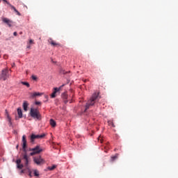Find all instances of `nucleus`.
Masks as SVG:
<instances>
[{"label":"nucleus","instance_id":"f257e3e1","mask_svg":"<svg viewBox=\"0 0 178 178\" xmlns=\"http://www.w3.org/2000/svg\"><path fill=\"white\" fill-rule=\"evenodd\" d=\"M98 98H99V95L98 93H94L86 103L85 111L90 109V106H93L95 102H97V99H98Z\"/></svg>","mask_w":178,"mask_h":178},{"label":"nucleus","instance_id":"f03ea898","mask_svg":"<svg viewBox=\"0 0 178 178\" xmlns=\"http://www.w3.org/2000/svg\"><path fill=\"white\" fill-rule=\"evenodd\" d=\"M30 115L31 118L33 119H36L37 120H41V114L40 111L37 108H31Z\"/></svg>","mask_w":178,"mask_h":178},{"label":"nucleus","instance_id":"7ed1b4c3","mask_svg":"<svg viewBox=\"0 0 178 178\" xmlns=\"http://www.w3.org/2000/svg\"><path fill=\"white\" fill-rule=\"evenodd\" d=\"M33 162L37 164L38 166H40V165L45 163V160L42 159L41 156H36L33 157Z\"/></svg>","mask_w":178,"mask_h":178},{"label":"nucleus","instance_id":"20e7f679","mask_svg":"<svg viewBox=\"0 0 178 178\" xmlns=\"http://www.w3.org/2000/svg\"><path fill=\"white\" fill-rule=\"evenodd\" d=\"M8 77H9V70H8V68L2 70L0 75L1 80H3L5 81V80L8 79Z\"/></svg>","mask_w":178,"mask_h":178},{"label":"nucleus","instance_id":"39448f33","mask_svg":"<svg viewBox=\"0 0 178 178\" xmlns=\"http://www.w3.org/2000/svg\"><path fill=\"white\" fill-rule=\"evenodd\" d=\"M32 152L30 153L31 156L35 155L36 154H40L42 152V148L40 145H37L35 147L31 149Z\"/></svg>","mask_w":178,"mask_h":178},{"label":"nucleus","instance_id":"423d86ee","mask_svg":"<svg viewBox=\"0 0 178 178\" xmlns=\"http://www.w3.org/2000/svg\"><path fill=\"white\" fill-rule=\"evenodd\" d=\"M22 159L24 162V166H25L26 169L29 170V156L27 155V152H25V153H24L22 154Z\"/></svg>","mask_w":178,"mask_h":178},{"label":"nucleus","instance_id":"0eeeda50","mask_svg":"<svg viewBox=\"0 0 178 178\" xmlns=\"http://www.w3.org/2000/svg\"><path fill=\"white\" fill-rule=\"evenodd\" d=\"M45 137V134H42V135H35L32 134L31 136V143H34V140L35 138H44Z\"/></svg>","mask_w":178,"mask_h":178},{"label":"nucleus","instance_id":"6e6552de","mask_svg":"<svg viewBox=\"0 0 178 178\" xmlns=\"http://www.w3.org/2000/svg\"><path fill=\"white\" fill-rule=\"evenodd\" d=\"M3 2H6V3H7V5H8L11 9L14 10V11L17 13V15L18 16H22V14H20V13L16 9V8L13 6H12V4H10V3H9V1H6V0H3Z\"/></svg>","mask_w":178,"mask_h":178},{"label":"nucleus","instance_id":"1a4fd4ad","mask_svg":"<svg viewBox=\"0 0 178 178\" xmlns=\"http://www.w3.org/2000/svg\"><path fill=\"white\" fill-rule=\"evenodd\" d=\"M2 22L3 23H6V24L8 25V27H12L13 24V21L5 17L2 18Z\"/></svg>","mask_w":178,"mask_h":178},{"label":"nucleus","instance_id":"9d476101","mask_svg":"<svg viewBox=\"0 0 178 178\" xmlns=\"http://www.w3.org/2000/svg\"><path fill=\"white\" fill-rule=\"evenodd\" d=\"M26 135H23L22 136V148L24 151V152H26V148H27V140L26 139Z\"/></svg>","mask_w":178,"mask_h":178},{"label":"nucleus","instance_id":"9b49d317","mask_svg":"<svg viewBox=\"0 0 178 178\" xmlns=\"http://www.w3.org/2000/svg\"><path fill=\"white\" fill-rule=\"evenodd\" d=\"M63 86H61L60 88H54L52 94L51 95V98H55L56 97L57 92L60 91V88H62Z\"/></svg>","mask_w":178,"mask_h":178},{"label":"nucleus","instance_id":"f8f14e48","mask_svg":"<svg viewBox=\"0 0 178 178\" xmlns=\"http://www.w3.org/2000/svg\"><path fill=\"white\" fill-rule=\"evenodd\" d=\"M48 42L51 45V47H56L57 48L60 47V44L55 42L52 38H49L48 40Z\"/></svg>","mask_w":178,"mask_h":178},{"label":"nucleus","instance_id":"ddd939ff","mask_svg":"<svg viewBox=\"0 0 178 178\" xmlns=\"http://www.w3.org/2000/svg\"><path fill=\"white\" fill-rule=\"evenodd\" d=\"M16 163L17 169H23V168L24 167V165L22 164V160L20 159L16 161Z\"/></svg>","mask_w":178,"mask_h":178},{"label":"nucleus","instance_id":"4468645a","mask_svg":"<svg viewBox=\"0 0 178 178\" xmlns=\"http://www.w3.org/2000/svg\"><path fill=\"white\" fill-rule=\"evenodd\" d=\"M17 115L19 119H22V118H23V113L22 112V108H17Z\"/></svg>","mask_w":178,"mask_h":178},{"label":"nucleus","instance_id":"2eb2a0df","mask_svg":"<svg viewBox=\"0 0 178 178\" xmlns=\"http://www.w3.org/2000/svg\"><path fill=\"white\" fill-rule=\"evenodd\" d=\"M28 106H29V103H27L26 101H24V104H23V108H24V111H25V112H27Z\"/></svg>","mask_w":178,"mask_h":178},{"label":"nucleus","instance_id":"dca6fc26","mask_svg":"<svg viewBox=\"0 0 178 178\" xmlns=\"http://www.w3.org/2000/svg\"><path fill=\"white\" fill-rule=\"evenodd\" d=\"M50 125L51 127H55L56 126V122H55V120H54L53 119H51Z\"/></svg>","mask_w":178,"mask_h":178},{"label":"nucleus","instance_id":"f3484780","mask_svg":"<svg viewBox=\"0 0 178 178\" xmlns=\"http://www.w3.org/2000/svg\"><path fill=\"white\" fill-rule=\"evenodd\" d=\"M118 156H119V154H116L115 156H112L111 159V161L113 162L115 161V159H118Z\"/></svg>","mask_w":178,"mask_h":178},{"label":"nucleus","instance_id":"a211bd4d","mask_svg":"<svg viewBox=\"0 0 178 178\" xmlns=\"http://www.w3.org/2000/svg\"><path fill=\"white\" fill-rule=\"evenodd\" d=\"M33 175L36 177H38V176H40V172H38V170H33Z\"/></svg>","mask_w":178,"mask_h":178},{"label":"nucleus","instance_id":"6ab92c4d","mask_svg":"<svg viewBox=\"0 0 178 178\" xmlns=\"http://www.w3.org/2000/svg\"><path fill=\"white\" fill-rule=\"evenodd\" d=\"M42 95V93H40V92H34L33 95H32V97H40Z\"/></svg>","mask_w":178,"mask_h":178},{"label":"nucleus","instance_id":"aec40b11","mask_svg":"<svg viewBox=\"0 0 178 178\" xmlns=\"http://www.w3.org/2000/svg\"><path fill=\"white\" fill-rule=\"evenodd\" d=\"M48 170H54V169H56V165H53L51 167L47 168Z\"/></svg>","mask_w":178,"mask_h":178},{"label":"nucleus","instance_id":"412c9836","mask_svg":"<svg viewBox=\"0 0 178 178\" xmlns=\"http://www.w3.org/2000/svg\"><path fill=\"white\" fill-rule=\"evenodd\" d=\"M22 84H23V86H26L28 88L30 87V83H29V82H21Z\"/></svg>","mask_w":178,"mask_h":178},{"label":"nucleus","instance_id":"4be33fe9","mask_svg":"<svg viewBox=\"0 0 178 178\" xmlns=\"http://www.w3.org/2000/svg\"><path fill=\"white\" fill-rule=\"evenodd\" d=\"M60 73H61V74H66V71H65V70H60Z\"/></svg>","mask_w":178,"mask_h":178},{"label":"nucleus","instance_id":"5701e85b","mask_svg":"<svg viewBox=\"0 0 178 178\" xmlns=\"http://www.w3.org/2000/svg\"><path fill=\"white\" fill-rule=\"evenodd\" d=\"M98 141H100V143H102L103 142V140L101 138V136H99L98 138H97Z\"/></svg>","mask_w":178,"mask_h":178},{"label":"nucleus","instance_id":"b1692460","mask_svg":"<svg viewBox=\"0 0 178 178\" xmlns=\"http://www.w3.org/2000/svg\"><path fill=\"white\" fill-rule=\"evenodd\" d=\"M31 77L33 80H37V76H35V75H32Z\"/></svg>","mask_w":178,"mask_h":178},{"label":"nucleus","instance_id":"393cba45","mask_svg":"<svg viewBox=\"0 0 178 178\" xmlns=\"http://www.w3.org/2000/svg\"><path fill=\"white\" fill-rule=\"evenodd\" d=\"M35 105H41L40 102H35Z\"/></svg>","mask_w":178,"mask_h":178},{"label":"nucleus","instance_id":"a878e982","mask_svg":"<svg viewBox=\"0 0 178 178\" xmlns=\"http://www.w3.org/2000/svg\"><path fill=\"white\" fill-rule=\"evenodd\" d=\"M13 35H15L16 37L17 35V32H14Z\"/></svg>","mask_w":178,"mask_h":178},{"label":"nucleus","instance_id":"bb28decb","mask_svg":"<svg viewBox=\"0 0 178 178\" xmlns=\"http://www.w3.org/2000/svg\"><path fill=\"white\" fill-rule=\"evenodd\" d=\"M33 40H29V44H33Z\"/></svg>","mask_w":178,"mask_h":178},{"label":"nucleus","instance_id":"cd10ccee","mask_svg":"<svg viewBox=\"0 0 178 178\" xmlns=\"http://www.w3.org/2000/svg\"><path fill=\"white\" fill-rule=\"evenodd\" d=\"M8 119L9 122H10L11 119H10V117H9V115H8Z\"/></svg>","mask_w":178,"mask_h":178},{"label":"nucleus","instance_id":"c85d7f7f","mask_svg":"<svg viewBox=\"0 0 178 178\" xmlns=\"http://www.w3.org/2000/svg\"><path fill=\"white\" fill-rule=\"evenodd\" d=\"M21 174L24 173V170H22L20 172Z\"/></svg>","mask_w":178,"mask_h":178},{"label":"nucleus","instance_id":"c756f323","mask_svg":"<svg viewBox=\"0 0 178 178\" xmlns=\"http://www.w3.org/2000/svg\"><path fill=\"white\" fill-rule=\"evenodd\" d=\"M15 63H13V64H12V67H15Z\"/></svg>","mask_w":178,"mask_h":178},{"label":"nucleus","instance_id":"7c9ffc66","mask_svg":"<svg viewBox=\"0 0 178 178\" xmlns=\"http://www.w3.org/2000/svg\"><path fill=\"white\" fill-rule=\"evenodd\" d=\"M16 149H19V145H17L16 146Z\"/></svg>","mask_w":178,"mask_h":178},{"label":"nucleus","instance_id":"2f4dec72","mask_svg":"<svg viewBox=\"0 0 178 178\" xmlns=\"http://www.w3.org/2000/svg\"><path fill=\"white\" fill-rule=\"evenodd\" d=\"M64 98H65V99H66L67 98V96H66V95H65Z\"/></svg>","mask_w":178,"mask_h":178},{"label":"nucleus","instance_id":"473e14b6","mask_svg":"<svg viewBox=\"0 0 178 178\" xmlns=\"http://www.w3.org/2000/svg\"><path fill=\"white\" fill-rule=\"evenodd\" d=\"M26 48L30 49V48H31V46H30V45H28V46L26 47Z\"/></svg>","mask_w":178,"mask_h":178},{"label":"nucleus","instance_id":"72a5a7b5","mask_svg":"<svg viewBox=\"0 0 178 178\" xmlns=\"http://www.w3.org/2000/svg\"><path fill=\"white\" fill-rule=\"evenodd\" d=\"M111 124H112L113 127H115V125L113 124V122H111Z\"/></svg>","mask_w":178,"mask_h":178},{"label":"nucleus","instance_id":"f704fd0d","mask_svg":"<svg viewBox=\"0 0 178 178\" xmlns=\"http://www.w3.org/2000/svg\"><path fill=\"white\" fill-rule=\"evenodd\" d=\"M65 104L67 102V101H65Z\"/></svg>","mask_w":178,"mask_h":178},{"label":"nucleus","instance_id":"c9c22d12","mask_svg":"<svg viewBox=\"0 0 178 178\" xmlns=\"http://www.w3.org/2000/svg\"><path fill=\"white\" fill-rule=\"evenodd\" d=\"M19 34H22V32H20Z\"/></svg>","mask_w":178,"mask_h":178}]
</instances>
